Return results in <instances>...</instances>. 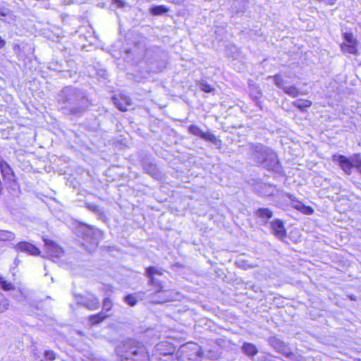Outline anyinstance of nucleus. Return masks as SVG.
I'll return each mask as SVG.
<instances>
[{"mask_svg":"<svg viewBox=\"0 0 361 361\" xmlns=\"http://www.w3.org/2000/svg\"><path fill=\"white\" fill-rule=\"evenodd\" d=\"M113 99H114V104L121 111H127L128 106L131 105V100L127 96L121 97V101L123 102L124 103L120 102L119 99H116V97H114Z\"/></svg>","mask_w":361,"mask_h":361,"instance_id":"19","label":"nucleus"},{"mask_svg":"<svg viewBox=\"0 0 361 361\" xmlns=\"http://www.w3.org/2000/svg\"><path fill=\"white\" fill-rule=\"evenodd\" d=\"M109 317V315L101 312L98 314H93L90 316L89 322L91 325H97L104 321L106 318Z\"/></svg>","mask_w":361,"mask_h":361,"instance_id":"23","label":"nucleus"},{"mask_svg":"<svg viewBox=\"0 0 361 361\" xmlns=\"http://www.w3.org/2000/svg\"><path fill=\"white\" fill-rule=\"evenodd\" d=\"M143 293H134L128 294L124 297V302L130 307H134L137 305L139 300H142Z\"/></svg>","mask_w":361,"mask_h":361,"instance_id":"20","label":"nucleus"},{"mask_svg":"<svg viewBox=\"0 0 361 361\" xmlns=\"http://www.w3.org/2000/svg\"><path fill=\"white\" fill-rule=\"evenodd\" d=\"M19 262H20V260L18 258H16L15 260H14V264L16 266H18Z\"/></svg>","mask_w":361,"mask_h":361,"instance_id":"42","label":"nucleus"},{"mask_svg":"<svg viewBox=\"0 0 361 361\" xmlns=\"http://www.w3.org/2000/svg\"><path fill=\"white\" fill-rule=\"evenodd\" d=\"M261 190L259 192L264 196H270L273 195L274 190L271 189V185H267L266 184H261L259 185Z\"/></svg>","mask_w":361,"mask_h":361,"instance_id":"29","label":"nucleus"},{"mask_svg":"<svg viewBox=\"0 0 361 361\" xmlns=\"http://www.w3.org/2000/svg\"><path fill=\"white\" fill-rule=\"evenodd\" d=\"M85 207L90 211L95 213L99 219L105 221L106 219L104 208L96 205L94 203H86Z\"/></svg>","mask_w":361,"mask_h":361,"instance_id":"18","label":"nucleus"},{"mask_svg":"<svg viewBox=\"0 0 361 361\" xmlns=\"http://www.w3.org/2000/svg\"><path fill=\"white\" fill-rule=\"evenodd\" d=\"M143 169L147 173L155 178L159 176V171L157 166L154 164L145 162L143 164Z\"/></svg>","mask_w":361,"mask_h":361,"instance_id":"22","label":"nucleus"},{"mask_svg":"<svg viewBox=\"0 0 361 361\" xmlns=\"http://www.w3.org/2000/svg\"><path fill=\"white\" fill-rule=\"evenodd\" d=\"M293 105L302 111H305L307 108L312 105V102L307 99H297L293 102Z\"/></svg>","mask_w":361,"mask_h":361,"instance_id":"25","label":"nucleus"},{"mask_svg":"<svg viewBox=\"0 0 361 361\" xmlns=\"http://www.w3.org/2000/svg\"><path fill=\"white\" fill-rule=\"evenodd\" d=\"M155 348L157 352L159 353V355H163L164 356L172 355L176 350L175 346L166 341L158 343Z\"/></svg>","mask_w":361,"mask_h":361,"instance_id":"15","label":"nucleus"},{"mask_svg":"<svg viewBox=\"0 0 361 361\" xmlns=\"http://www.w3.org/2000/svg\"><path fill=\"white\" fill-rule=\"evenodd\" d=\"M8 307V300L5 298L3 300L0 299V312H4Z\"/></svg>","mask_w":361,"mask_h":361,"instance_id":"38","label":"nucleus"},{"mask_svg":"<svg viewBox=\"0 0 361 361\" xmlns=\"http://www.w3.org/2000/svg\"><path fill=\"white\" fill-rule=\"evenodd\" d=\"M188 132L194 135L201 137L202 130L196 125H191L188 127Z\"/></svg>","mask_w":361,"mask_h":361,"instance_id":"33","label":"nucleus"},{"mask_svg":"<svg viewBox=\"0 0 361 361\" xmlns=\"http://www.w3.org/2000/svg\"><path fill=\"white\" fill-rule=\"evenodd\" d=\"M0 287L4 290H11L14 289V286L11 282L6 281L0 276Z\"/></svg>","mask_w":361,"mask_h":361,"instance_id":"31","label":"nucleus"},{"mask_svg":"<svg viewBox=\"0 0 361 361\" xmlns=\"http://www.w3.org/2000/svg\"><path fill=\"white\" fill-rule=\"evenodd\" d=\"M145 275L148 278V283L153 286L156 290L155 292L150 295V300L154 303H162L169 300L165 297L164 289L163 285V269L157 267L151 266L145 269Z\"/></svg>","mask_w":361,"mask_h":361,"instance_id":"4","label":"nucleus"},{"mask_svg":"<svg viewBox=\"0 0 361 361\" xmlns=\"http://www.w3.org/2000/svg\"><path fill=\"white\" fill-rule=\"evenodd\" d=\"M78 233L87 242L92 245H97L98 240L102 235V231L95 227L87 225H81L78 228Z\"/></svg>","mask_w":361,"mask_h":361,"instance_id":"7","label":"nucleus"},{"mask_svg":"<svg viewBox=\"0 0 361 361\" xmlns=\"http://www.w3.org/2000/svg\"><path fill=\"white\" fill-rule=\"evenodd\" d=\"M267 355H262V356L261 357V358H263V359H264V360H265V359H267Z\"/></svg>","mask_w":361,"mask_h":361,"instance_id":"44","label":"nucleus"},{"mask_svg":"<svg viewBox=\"0 0 361 361\" xmlns=\"http://www.w3.org/2000/svg\"><path fill=\"white\" fill-rule=\"evenodd\" d=\"M44 244L49 256L54 259H59L62 257L63 250L59 245L51 240H44Z\"/></svg>","mask_w":361,"mask_h":361,"instance_id":"13","label":"nucleus"},{"mask_svg":"<svg viewBox=\"0 0 361 361\" xmlns=\"http://www.w3.org/2000/svg\"><path fill=\"white\" fill-rule=\"evenodd\" d=\"M350 299L351 300H355V298L353 297H352V296L350 297Z\"/></svg>","mask_w":361,"mask_h":361,"instance_id":"45","label":"nucleus"},{"mask_svg":"<svg viewBox=\"0 0 361 361\" xmlns=\"http://www.w3.org/2000/svg\"><path fill=\"white\" fill-rule=\"evenodd\" d=\"M343 39H345V42L343 43H348V44H357V39L353 37V35L352 32H345L343 35Z\"/></svg>","mask_w":361,"mask_h":361,"instance_id":"32","label":"nucleus"},{"mask_svg":"<svg viewBox=\"0 0 361 361\" xmlns=\"http://www.w3.org/2000/svg\"><path fill=\"white\" fill-rule=\"evenodd\" d=\"M235 264L237 265L238 267H239L242 269H244V270L252 269L255 267L253 264H249L248 261L242 260V259H239V260L236 261Z\"/></svg>","mask_w":361,"mask_h":361,"instance_id":"30","label":"nucleus"},{"mask_svg":"<svg viewBox=\"0 0 361 361\" xmlns=\"http://www.w3.org/2000/svg\"><path fill=\"white\" fill-rule=\"evenodd\" d=\"M6 45V41L0 36V49L4 47Z\"/></svg>","mask_w":361,"mask_h":361,"instance_id":"41","label":"nucleus"},{"mask_svg":"<svg viewBox=\"0 0 361 361\" xmlns=\"http://www.w3.org/2000/svg\"><path fill=\"white\" fill-rule=\"evenodd\" d=\"M241 351L249 357H253L258 353L257 348L251 343L245 342L241 346Z\"/></svg>","mask_w":361,"mask_h":361,"instance_id":"21","label":"nucleus"},{"mask_svg":"<svg viewBox=\"0 0 361 361\" xmlns=\"http://www.w3.org/2000/svg\"><path fill=\"white\" fill-rule=\"evenodd\" d=\"M201 138L206 141L211 142L214 145L217 144L219 142L216 136L210 132H202Z\"/></svg>","mask_w":361,"mask_h":361,"instance_id":"28","label":"nucleus"},{"mask_svg":"<svg viewBox=\"0 0 361 361\" xmlns=\"http://www.w3.org/2000/svg\"><path fill=\"white\" fill-rule=\"evenodd\" d=\"M250 97H251L252 99L255 102L256 106H257L258 107H259L262 109V107L261 106L260 102L259 101V98L261 97L260 92L258 91L257 92L256 95H254L253 94H251Z\"/></svg>","mask_w":361,"mask_h":361,"instance_id":"36","label":"nucleus"},{"mask_svg":"<svg viewBox=\"0 0 361 361\" xmlns=\"http://www.w3.org/2000/svg\"><path fill=\"white\" fill-rule=\"evenodd\" d=\"M209 359L215 360L219 357V353L214 350L203 351L202 348L195 343H188L181 345L177 351L178 361H197L202 355Z\"/></svg>","mask_w":361,"mask_h":361,"instance_id":"5","label":"nucleus"},{"mask_svg":"<svg viewBox=\"0 0 361 361\" xmlns=\"http://www.w3.org/2000/svg\"><path fill=\"white\" fill-rule=\"evenodd\" d=\"M0 170L4 181L11 185H16V180L15 173L11 166L4 160L0 161Z\"/></svg>","mask_w":361,"mask_h":361,"instance_id":"10","label":"nucleus"},{"mask_svg":"<svg viewBox=\"0 0 361 361\" xmlns=\"http://www.w3.org/2000/svg\"><path fill=\"white\" fill-rule=\"evenodd\" d=\"M248 153L257 166L277 173H281L282 167L278 157L271 147L262 143H250L248 145Z\"/></svg>","mask_w":361,"mask_h":361,"instance_id":"2","label":"nucleus"},{"mask_svg":"<svg viewBox=\"0 0 361 361\" xmlns=\"http://www.w3.org/2000/svg\"><path fill=\"white\" fill-rule=\"evenodd\" d=\"M332 160L340 166L346 175H351L353 169L361 175V155L360 154H354L350 157L334 154Z\"/></svg>","mask_w":361,"mask_h":361,"instance_id":"6","label":"nucleus"},{"mask_svg":"<svg viewBox=\"0 0 361 361\" xmlns=\"http://www.w3.org/2000/svg\"><path fill=\"white\" fill-rule=\"evenodd\" d=\"M318 1L323 2L326 5H334L336 0H317Z\"/></svg>","mask_w":361,"mask_h":361,"instance_id":"40","label":"nucleus"},{"mask_svg":"<svg viewBox=\"0 0 361 361\" xmlns=\"http://www.w3.org/2000/svg\"><path fill=\"white\" fill-rule=\"evenodd\" d=\"M120 361H149L146 346L136 340H128L118 348Z\"/></svg>","mask_w":361,"mask_h":361,"instance_id":"3","label":"nucleus"},{"mask_svg":"<svg viewBox=\"0 0 361 361\" xmlns=\"http://www.w3.org/2000/svg\"><path fill=\"white\" fill-rule=\"evenodd\" d=\"M255 215L263 224H266L272 217L273 212L269 208H259L255 212Z\"/></svg>","mask_w":361,"mask_h":361,"instance_id":"17","label":"nucleus"},{"mask_svg":"<svg viewBox=\"0 0 361 361\" xmlns=\"http://www.w3.org/2000/svg\"><path fill=\"white\" fill-rule=\"evenodd\" d=\"M13 249L16 252H25L34 256L39 255L40 254L39 248L33 244L26 241H21L14 245Z\"/></svg>","mask_w":361,"mask_h":361,"instance_id":"12","label":"nucleus"},{"mask_svg":"<svg viewBox=\"0 0 361 361\" xmlns=\"http://www.w3.org/2000/svg\"><path fill=\"white\" fill-rule=\"evenodd\" d=\"M58 107L71 118L81 117L92 105L85 90L73 87H63L57 95Z\"/></svg>","mask_w":361,"mask_h":361,"instance_id":"1","label":"nucleus"},{"mask_svg":"<svg viewBox=\"0 0 361 361\" xmlns=\"http://www.w3.org/2000/svg\"><path fill=\"white\" fill-rule=\"evenodd\" d=\"M16 235L9 231L0 230V241H11L14 240Z\"/></svg>","mask_w":361,"mask_h":361,"instance_id":"27","label":"nucleus"},{"mask_svg":"<svg viewBox=\"0 0 361 361\" xmlns=\"http://www.w3.org/2000/svg\"><path fill=\"white\" fill-rule=\"evenodd\" d=\"M269 343L278 353L288 358L293 357L294 355L287 345L276 337H271Z\"/></svg>","mask_w":361,"mask_h":361,"instance_id":"11","label":"nucleus"},{"mask_svg":"<svg viewBox=\"0 0 361 361\" xmlns=\"http://www.w3.org/2000/svg\"><path fill=\"white\" fill-rule=\"evenodd\" d=\"M274 84L288 95L296 97L300 94L299 90L294 85H288L287 82L283 79L281 74H276L272 77Z\"/></svg>","mask_w":361,"mask_h":361,"instance_id":"9","label":"nucleus"},{"mask_svg":"<svg viewBox=\"0 0 361 361\" xmlns=\"http://www.w3.org/2000/svg\"><path fill=\"white\" fill-rule=\"evenodd\" d=\"M169 8L164 5L154 6L150 8L149 12L154 16H159L167 13Z\"/></svg>","mask_w":361,"mask_h":361,"instance_id":"26","label":"nucleus"},{"mask_svg":"<svg viewBox=\"0 0 361 361\" xmlns=\"http://www.w3.org/2000/svg\"><path fill=\"white\" fill-rule=\"evenodd\" d=\"M113 306V302L109 298H105L103 300L102 304V310L105 312H109L111 310Z\"/></svg>","mask_w":361,"mask_h":361,"instance_id":"34","label":"nucleus"},{"mask_svg":"<svg viewBox=\"0 0 361 361\" xmlns=\"http://www.w3.org/2000/svg\"><path fill=\"white\" fill-rule=\"evenodd\" d=\"M114 1L115 2H118V0H114Z\"/></svg>","mask_w":361,"mask_h":361,"instance_id":"46","label":"nucleus"},{"mask_svg":"<svg viewBox=\"0 0 361 361\" xmlns=\"http://www.w3.org/2000/svg\"><path fill=\"white\" fill-rule=\"evenodd\" d=\"M149 50H147L146 51V53H145V56L147 57V56L149 55Z\"/></svg>","mask_w":361,"mask_h":361,"instance_id":"43","label":"nucleus"},{"mask_svg":"<svg viewBox=\"0 0 361 361\" xmlns=\"http://www.w3.org/2000/svg\"><path fill=\"white\" fill-rule=\"evenodd\" d=\"M288 197L292 201L291 205L294 209H295L300 211V212H302L305 214H307V215H310L314 213V209L311 207L306 206L301 202L296 200L293 197L292 195L288 194Z\"/></svg>","mask_w":361,"mask_h":361,"instance_id":"14","label":"nucleus"},{"mask_svg":"<svg viewBox=\"0 0 361 361\" xmlns=\"http://www.w3.org/2000/svg\"><path fill=\"white\" fill-rule=\"evenodd\" d=\"M44 355L49 360H54L56 359V353L52 350H46Z\"/></svg>","mask_w":361,"mask_h":361,"instance_id":"37","label":"nucleus"},{"mask_svg":"<svg viewBox=\"0 0 361 361\" xmlns=\"http://www.w3.org/2000/svg\"><path fill=\"white\" fill-rule=\"evenodd\" d=\"M10 13V11L6 8H0V18L1 17H6L8 16Z\"/></svg>","mask_w":361,"mask_h":361,"instance_id":"39","label":"nucleus"},{"mask_svg":"<svg viewBox=\"0 0 361 361\" xmlns=\"http://www.w3.org/2000/svg\"><path fill=\"white\" fill-rule=\"evenodd\" d=\"M271 229L272 233L279 238H282L286 236V230L283 223L279 219L273 221L271 223Z\"/></svg>","mask_w":361,"mask_h":361,"instance_id":"16","label":"nucleus"},{"mask_svg":"<svg viewBox=\"0 0 361 361\" xmlns=\"http://www.w3.org/2000/svg\"><path fill=\"white\" fill-rule=\"evenodd\" d=\"M75 298L77 304L85 307L89 310H95L99 307V300L93 294L87 293L85 295H76Z\"/></svg>","mask_w":361,"mask_h":361,"instance_id":"8","label":"nucleus"},{"mask_svg":"<svg viewBox=\"0 0 361 361\" xmlns=\"http://www.w3.org/2000/svg\"><path fill=\"white\" fill-rule=\"evenodd\" d=\"M357 44H348V43H342L341 44V49L343 52L348 53L353 55H358L357 50Z\"/></svg>","mask_w":361,"mask_h":361,"instance_id":"24","label":"nucleus"},{"mask_svg":"<svg viewBox=\"0 0 361 361\" xmlns=\"http://www.w3.org/2000/svg\"><path fill=\"white\" fill-rule=\"evenodd\" d=\"M200 89L205 92H212L214 90V89L210 85L204 81L200 82Z\"/></svg>","mask_w":361,"mask_h":361,"instance_id":"35","label":"nucleus"}]
</instances>
